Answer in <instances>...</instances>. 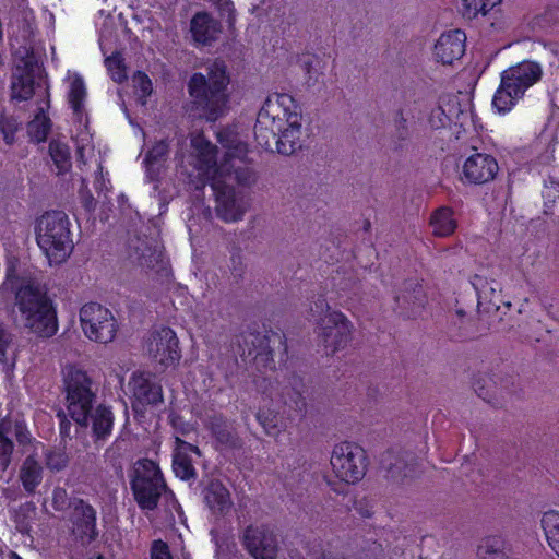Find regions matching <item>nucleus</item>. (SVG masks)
Wrapping results in <instances>:
<instances>
[{
    "instance_id": "9d476101",
    "label": "nucleus",
    "mask_w": 559,
    "mask_h": 559,
    "mask_svg": "<svg viewBox=\"0 0 559 559\" xmlns=\"http://www.w3.org/2000/svg\"><path fill=\"white\" fill-rule=\"evenodd\" d=\"M365 450L354 442H340L334 445L331 455V466L337 478L354 484L359 481L366 473Z\"/></svg>"
},
{
    "instance_id": "f704fd0d",
    "label": "nucleus",
    "mask_w": 559,
    "mask_h": 559,
    "mask_svg": "<svg viewBox=\"0 0 559 559\" xmlns=\"http://www.w3.org/2000/svg\"><path fill=\"white\" fill-rule=\"evenodd\" d=\"M93 431L97 438H104L110 435L114 426V415L109 407L99 405L96 407L93 416Z\"/></svg>"
},
{
    "instance_id": "393cba45",
    "label": "nucleus",
    "mask_w": 559,
    "mask_h": 559,
    "mask_svg": "<svg viewBox=\"0 0 559 559\" xmlns=\"http://www.w3.org/2000/svg\"><path fill=\"white\" fill-rule=\"evenodd\" d=\"M75 519V533L82 538H86L88 542L93 540L96 533V512L87 503L80 500L74 508Z\"/></svg>"
},
{
    "instance_id": "423d86ee",
    "label": "nucleus",
    "mask_w": 559,
    "mask_h": 559,
    "mask_svg": "<svg viewBox=\"0 0 559 559\" xmlns=\"http://www.w3.org/2000/svg\"><path fill=\"white\" fill-rule=\"evenodd\" d=\"M36 241L50 264L63 262L73 249L68 215L61 211L41 215L36 224Z\"/></svg>"
},
{
    "instance_id": "7c9ffc66",
    "label": "nucleus",
    "mask_w": 559,
    "mask_h": 559,
    "mask_svg": "<svg viewBox=\"0 0 559 559\" xmlns=\"http://www.w3.org/2000/svg\"><path fill=\"white\" fill-rule=\"evenodd\" d=\"M472 284L477 292L479 299L497 306L500 300L501 285L495 280H488L481 275H475Z\"/></svg>"
},
{
    "instance_id": "a19ab883",
    "label": "nucleus",
    "mask_w": 559,
    "mask_h": 559,
    "mask_svg": "<svg viewBox=\"0 0 559 559\" xmlns=\"http://www.w3.org/2000/svg\"><path fill=\"white\" fill-rule=\"evenodd\" d=\"M105 66L110 78L115 82L121 83L127 79V68L121 53L115 52L110 57L106 58Z\"/></svg>"
},
{
    "instance_id": "dca6fc26",
    "label": "nucleus",
    "mask_w": 559,
    "mask_h": 559,
    "mask_svg": "<svg viewBox=\"0 0 559 559\" xmlns=\"http://www.w3.org/2000/svg\"><path fill=\"white\" fill-rule=\"evenodd\" d=\"M463 176L474 185H484L491 181L498 173V163L489 154L475 153L463 164Z\"/></svg>"
},
{
    "instance_id": "a18cd8bd",
    "label": "nucleus",
    "mask_w": 559,
    "mask_h": 559,
    "mask_svg": "<svg viewBox=\"0 0 559 559\" xmlns=\"http://www.w3.org/2000/svg\"><path fill=\"white\" fill-rule=\"evenodd\" d=\"M19 122L13 117L0 115V132L3 140H11L17 130Z\"/></svg>"
},
{
    "instance_id": "052dcab7",
    "label": "nucleus",
    "mask_w": 559,
    "mask_h": 559,
    "mask_svg": "<svg viewBox=\"0 0 559 559\" xmlns=\"http://www.w3.org/2000/svg\"><path fill=\"white\" fill-rule=\"evenodd\" d=\"M94 200H93V197L92 195H88V198H86L85 200V206L88 211L93 210L94 209Z\"/></svg>"
},
{
    "instance_id": "5fc2aeb1",
    "label": "nucleus",
    "mask_w": 559,
    "mask_h": 559,
    "mask_svg": "<svg viewBox=\"0 0 559 559\" xmlns=\"http://www.w3.org/2000/svg\"><path fill=\"white\" fill-rule=\"evenodd\" d=\"M218 5L222 11L228 12L229 21L233 20V3L229 0H218Z\"/></svg>"
},
{
    "instance_id": "de8ad7c7",
    "label": "nucleus",
    "mask_w": 559,
    "mask_h": 559,
    "mask_svg": "<svg viewBox=\"0 0 559 559\" xmlns=\"http://www.w3.org/2000/svg\"><path fill=\"white\" fill-rule=\"evenodd\" d=\"M248 129L240 124L228 127L217 134V140H237L238 138H248Z\"/></svg>"
},
{
    "instance_id": "1a4fd4ad",
    "label": "nucleus",
    "mask_w": 559,
    "mask_h": 559,
    "mask_svg": "<svg viewBox=\"0 0 559 559\" xmlns=\"http://www.w3.org/2000/svg\"><path fill=\"white\" fill-rule=\"evenodd\" d=\"M80 324L90 341L100 344L112 342L118 332V322L112 312L97 302L81 308Z\"/></svg>"
},
{
    "instance_id": "c03bdc74",
    "label": "nucleus",
    "mask_w": 559,
    "mask_h": 559,
    "mask_svg": "<svg viewBox=\"0 0 559 559\" xmlns=\"http://www.w3.org/2000/svg\"><path fill=\"white\" fill-rule=\"evenodd\" d=\"M296 143L297 142H265V145L266 150L271 153L289 156L296 152Z\"/></svg>"
},
{
    "instance_id": "0eeeda50",
    "label": "nucleus",
    "mask_w": 559,
    "mask_h": 559,
    "mask_svg": "<svg viewBox=\"0 0 559 559\" xmlns=\"http://www.w3.org/2000/svg\"><path fill=\"white\" fill-rule=\"evenodd\" d=\"M69 416L80 426H87L95 402L92 379L76 366H66L62 371Z\"/></svg>"
},
{
    "instance_id": "603ef678",
    "label": "nucleus",
    "mask_w": 559,
    "mask_h": 559,
    "mask_svg": "<svg viewBox=\"0 0 559 559\" xmlns=\"http://www.w3.org/2000/svg\"><path fill=\"white\" fill-rule=\"evenodd\" d=\"M170 424L175 429H178L182 435L187 433L190 430V426L188 424H183L181 418L177 415L170 416Z\"/></svg>"
},
{
    "instance_id": "9b49d317",
    "label": "nucleus",
    "mask_w": 559,
    "mask_h": 559,
    "mask_svg": "<svg viewBox=\"0 0 559 559\" xmlns=\"http://www.w3.org/2000/svg\"><path fill=\"white\" fill-rule=\"evenodd\" d=\"M316 330L325 354L331 355L347 346L353 325L344 313L334 311L325 317Z\"/></svg>"
},
{
    "instance_id": "774afa93",
    "label": "nucleus",
    "mask_w": 559,
    "mask_h": 559,
    "mask_svg": "<svg viewBox=\"0 0 559 559\" xmlns=\"http://www.w3.org/2000/svg\"><path fill=\"white\" fill-rule=\"evenodd\" d=\"M91 559H104L102 556H97L95 558H91Z\"/></svg>"
},
{
    "instance_id": "e2e57ef3",
    "label": "nucleus",
    "mask_w": 559,
    "mask_h": 559,
    "mask_svg": "<svg viewBox=\"0 0 559 559\" xmlns=\"http://www.w3.org/2000/svg\"><path fill=\"white\" fill-rule=\"evenodd\" d=\"M189 140H193V141H197V140H204L202 134H191L190 135V139Z\"/></svg>"
},
{
    "instance_id": "13d9d810",
    "label": "nucleus",
    "mask_w": 559,
    "mask_h": 559,
    "mask_svg": "<svg viewBox=\"0 0 559 559\" xmlns=\"http://www.w3.org/2000/svg\"><path fill=\"white\" fill-rule=\"evenodd\" d=\"M295 407L298 409H302L305 407V402L299 393H296V399L293 400Z\"/></svg>"
},
{
    "instance_id": "ea45409f",
    "label": "nucleus",
    "mask_w": 559,
    "mask_h": 559,
    "mask_svg": "<svg viewBox=\"0 0 559 559\" xmlns=\"http://www.w3.org/2000/svg\"><path fill=\"white\" fill-rule=\"evenodd\" d=\"M501 0H462L463 14L469 19L478 14L485 15L491 8L500 3Z\"/></svg>"
},
{
    "instance_id": "f8f14e48",
    "label": "nucleus",
    "mask_w": 559,
    "mask_h": 559,
    "mask_svg": "<svg viewBox=\"0 0 559 559\" xmlns=\"http://www.w3.org/2000/svg\"><path fill=\"white\" fill-rule=\"evenodd\" d=\"M135 412L143 413L148 407H158L164 402L162 385L151 373L133 372L128 382Z\"/></svg>"
},
{
    "instance_id": "ddd939ff",
    "label": "nucleus",
    "mask_w": 559,
    "mask_h": 559,
    "mask_svg": "<svg viewBox=\"0 0 559 559\" xmlns=\"http://www.w3.org/2000/svg\"><path fill=\"white\" fill-rule=\"evenodd\" d=\"M178 343L176 333L163 326L150 334L145 349L155 362L169 367L176 365L181 357Z\"/></svg>"
},
{
    "instance_id": "338daca9",
    "label": "nucleus",
    "mask_w": 559,
    "mask_h": 559,
    "mask_svg": "<svg viewBox=\"0 0 559 559\" xmlns=\"http://www.w3.org/2000/svg\"><path fill=\"white\" fill-rule=\"evenodd\" d=\"M103 38H104V35H103V34H100V36H99V45H100V46H103Z\"/></svg>"
},
{
    "instance_id": "f03ea898",
    "label": "nucleus",
    "mask_w": 559,
    "mask_h": 559,
    "mask_svg": "<svg viewBox=\"0 0 559 559\" xmlns=\"http://www.w3.org/2000/svg\"><path fill=\"white\" fill-rule=\"evenodd\" d=\"M14 320L39 337H51L58 331L57 311L47 293L37 284L23 282L15 290Z\"/></svg>"
},
{
    "instance_id": "4be33fe9",
    "label": "nucleus",
    "mask_w": 559,
    "mask_h": 559,
    "mask_svg": "<svg viewBox=\"0 0 559 559\" xmlns=\"http://www.w3.org/2000/svg\"><path fill=\"white\" fill-rule=\"evenodd\" d=\"M190 31L197 43L207 45L218 38L221 24L209 13L199 12L191 20Z\"/></svg>"
},
{
    "instance_id": "58836bf2",
    "label": "nucleus",
    "mask_w": 559,
    "mask_h": 559,
    "mask_svg": "<svg viewBox=\"0 0 559 559\" xmlns=\"http://www.w3.org/2000/svg\"><path fill=\"white\" fill-rule=\"evenodd\" d=\"M257 419L263 427L264 431L271 437H277L283 429L277 414L273 411L260 407L257 413Z\"/></svg>"
},
{
    "instance_id": "79ce46f5",
    "label": "nucleus",
    "mask_w": 559,
    "mask_h": 559,
    "mask_svg": "<svg viewBox=\"0 0 559 559\" xmlns=\"http://www.w3.org/2000/svg\"><path fill=\"white\" fill-rule=\"evenodd\" d=\"M335 310H331L326 299L322 296L318 297L312 301L309 309V320L314 322L317 328L319 323L325 319L331 312Z\"/></svg>"
},
{
    "instance_id": "5701e85b",
    "label": "nucleus",
    "mask_w": 559,
    "mask_h": 559,
    "mask_svg": "<svg viewBox=\"0 0 559 559\" xmlns=\"http://www.w3.org/2000/svg\"><path fill=\"white\" fill-rule=\"evenodd\" d=\"M395 301L402 314L414 318L424 308L426 296L420 285L412 283L396 296Z\"/></svg>"
},
{
    "instance_id": "6ab92c4d",
    "label": "nucleus",
    "mask_w": 559,
    "mask_h": 559,
    "mask_svg": "<svg viewBox=\"0 0 559 559\" xmlns=\"http://www.w3.org/2000/svg\"><path fill=\"white\" fill-rule=\"evenodd\" d=\"M16 64L12 75V98L17 100H26L34 94L35 71L38 68L29 61H22Z\"/></svg>"
},
{
    "instance_id": "a878e982",
    "label": "nucleus",
    "mask_w": 559,
    "mask_h": 559,
    "mask_svg": "<svg viewBox=\"0 0 559 559\" xmlns=\"http://www.w3.org/2000/svg\"><path fill=\"white\" fill-rule=\"evenodd\" d=\"M64 84L71 108L75 115L82 118L83 102L86 97V87L83 78L76 72L68 71Z\"/></svg>"
},
{
    "instance_id": "6e6d98bb",
    "label": "nucleus",
    "mask_w": 559,
    "mask_h": 559,
    "mask_svg": "<svg viewBox=\"0 0 559 559\" xmlns=\"http://www.w3.org/2000/svg\"><path fill=\"white\" fill-rule=\"evenodd\" d=\"M93 136H94V133L91 131V129L87 126V123H85L84 124V130H81V131L78 132L76 140L84 141L87 138H93Z\"/></svg>"
},
{
    "instance_id": "3c124183",
    "label": "nucleus",
    "mask_w": 559,
    "mask_h": 559,
    "mask_svg": "<svg viewBox=\"0 0 559 559\" xmlns=\"http://www.w3.org/2000/svg\"><path fill=\"white\" fill-rule=\"evenodd\" d=\"M10 343V335L7 333L5 330L0 328V361L7 362V348Z\"/></svg>"
},
{
    "instance_id": "4c0bfd02",
    "label": "nucleus",
    "mask_w": 559,
    "mask_h": 559,
    "mask_svg": "<svg viewBox=\"0 0 559 559\" xmlns=\"http://www.w3.org/2000/svg\"><path fill=\"white\" fill-rule=\"evenodd\" d=\"M51 123L50 119L44 111L38 112L35 118L28 123V135L31 140H47Z\"/></svg>"
},
{
    "instance_id": "c756f323",
    "label": "nucleus",
    "mask_w": 559,
    "mask_h": 559,
    "mask_svg": "<svg viewBox=\"0 0 559 559\" xmlns=\"http://www.w3.org/2000/svg\"><path fill=\"white\" fill-rule=\"evenodd\" d=\"M140 264L143 267L153 270L163 276H167L169 273L168 260L165 258L163 250L158 246L145 248L141 253Z\"/></svg>"
},
{
    "instance_id": "c85d7f7f",
    "label": "nucleus",
    "mask_w": 559,
    "mask_h": 559,
    "mask_svg": "<svg viewBox=\"0 0 559 559\" xmlns=\"http://www.w3.org/2000/svg\"><path fill=\"white\" fill-rule=\"evenodd\" d=\"M540 525L549 547L559 557V511L548 510L544 512Z\"/></svg>"
},
{
    "instance_id": "473e14b6",
    "label": "nucleus",
    "mask_w": 559,
    "mask_h": 559,
    "mask_svg": "<svg viewBox=\"0 0 559 559\" xmlns=\"http://www.w3.org/2000/svg\"><path fill=\"white\" fill-rule=\"evenodd\" d=\"M382 466L390 473L392 478L408 477L413 474V466L408 465L406 459L401 454L388 452L382 456Z\"/></svg>"
},
{
    "instance_id": "4d7b16f0",
    "label": "nucleus",
    "mask_w": 559,
    "mask_h": 559,
    "mask_svg": "<svg viewBox=\"0 0 559 559\" xmlns=\"http://www.w3.org/2000/svg\"><path fill=\"white\" fill-rule=\"evenodd\" d=\"M216 438L217 440L221 442V443H224V444H234V442L231 441V435L229 432L225 433V432H217L216 433Z\"/></svg>"
},
{
    "instance_id": "4468645a",
    "label": "nucleus",
    "mask_w": 559,
    "mask_h": 559,
    "mask_svg": "<svg viewBox=\"0 0 559 559\" xmlns=\"http://www.w3.org/2000/svg\"><path fill=\"white\" fill-rule=\"evenodd\" d=\"M246 549L254 559H275L277 555L276 536L264 524L249 525L242 536Z\"/></svg>"
},
{
    "instance_id": "680f3d73",
    "label": "nucleus",
    "mask_w": 559,
    "mask_h": 559,
    "mask_svg": "<svg viewBox=\"0 0 559 559\" xmlns=\"http://www.w3.org/2000/svg\"><path fill=\"white\" fill-rule=\"evenodd\" d=\"M66 492L63 490H55L53 492V499L56 500L58 497H64Z\"/></svg>"
},
{
    "instance_id": "8fccbe9b",
    "label": "nucleus",
    "mask_w": 559,
    "mask_h": 559,
    "mask_svg": "<svg viewBox=\"0 0 559 559\" xmlns=\"http://www.w3.org/2000/svg\"><path fill=\"white\" fill-rule=\"evenodd\" d=\"M151 559H173L167 544L163 540H155L151 549Z\"/></svg>"
},
{
    "instance_id": "6e6552de",
    "label": "nucleus",
    "mask_w": 559,
    "mask_h": 559,
    "mask_svg": "<svg viewBox=\"0 0 559 559\" xmlns=\"http://www.w3.org/2000/svg\"><path fill=\"white\" fill-rule=\"evenodd\" d=\"M130 485L134 499L142 510H154L162 493L166 491L158 465L147 459L134 463Z\"/></svg>"
},
{
    "instance_id": "37998d69",
    "label": "nucleus",
    "mask_w": 559,
    "mask_h": 559,
    "mask_svg": "<svg viewBox=\"0 0 559 559\" xmlns=\"http://www.w3.org/2000/svg\"><path fill=\"white\" fill-rule=\"evenodd\" d=\"M542 140H559V115L552 114L539 133Z\"/></svg>"
},
{
    "instance_id": "f257e3e1",
    "label": "nucleus",
    "mask_w": 559,
    "mask_h": 559,
    "mask_svg": "<svg viewBox=\"0 0 559 559\" xmlns=\"http://www.w3.org/2000/svg\"><path fill=\"white\" fill-rule=\"evenodd\" d=\"M188 163L198 170V176L209 182L215 194V211L226 223L240 221L247 204L234 189V182L249 186L253 177L249 168H241L240 158H236L231 148L227 147L224 157L218 162L217 147L212 142H190Z\"/></svg>"
},
{
    "instance_id": "2eb2a0df",
    "label": "nucleus",
    "mask_w": 559,
    "mask_h": 559,
    "mask_svg": "<svg viewBox=\"0 0 559 559\" xmlns=\"http://www.w3.org/2000/svg\"><path fill=\"white\" fill-rule=\"evenodd\" d=\"M15 438L21 445L32 441L31 433L23 420L5 417L0 420V459L4 468L9 465L13 453Z\"/></svg>"
},
{
    "instance_id": "f3484780",
    "label": "nucleus",
    "mask_w": 559,
    "mask_h": 559,
    "mask_svg": "<svg viewBox=\"0 0 559 559\" xmlns=\"http://www.w3.org/2000/svg\"><path fill=\"white\" fill-rule=\"evenodd\" d=\"M466 35L461 29H451L440 35L433 48L438 62L451 64L465 52Z\"/></svg>"
},
{
    "instance_id": "2f4dec72",
    "label": "nucleus",
    "mask_w": 559,
    "mask_h": 559,
    "mask_svg": "<svg viewBox=\"0 0 559 559\" xmlns=\"http://www.w3.org/2000/svg\"><path fill=\"white\" fill-rule=\"evenodd\" d=\"M421 103L414 102L406 104L404 107L399 109L392 118L393 124L399 130H405L408 127L423 120L420 115Z\"/></svg>"
},
{
    "instance_id": "20e7f679",
    "label": "nucleus",
    "mask_w": 559,
    "mask_h": 559,
    "mask_svg": "<svg viewBox=\"0 0 559 559\" xmlns=\"http://www.w3.org/2000/svg\"><path fill=\"white\" fill-rule=\"evenodd\" d=\"M229 78L223 61H214L209 68V78L194 73L188 84L189 94L199 103L207 121H216L228 110L226 92Z\"/></svg>"
},
{
    "instance_id": "e433bc0d",
    "label": "nucleus",
    "mask_w": 559,
    "mask_h": 559,
    "mask_svg": "<svg viewBox=\"0 0 559 559\" xmlns=\"http://www.w3.org/2000/svg\"><path fill=\"white\" fill-rule=\"evenodd\" d=\"M131 81L136 100L145 106L146 99L153 91L151 79L144 72L138 71L132 75Z\"/></svg>"
},
{
    "instance_id": "72a5a7b5",
    "label": "nucleus",
    "mask_w": 559,
    "mask_h": 559,
    "mask_svg": "<svg viewBox=\"0 0 559 559\" xmlns=\"http://www.w3.org/2000/svg\"><path fill=\"white\" fill-rule=\"evenodd\" d=\"M479 559H510L506 542L498 536L485 538L478 549Z\"/></svg>"
},
{
    "instance_id": "09e8293b",
    "label": "nucleus",
    "mask_w": 559,
    "mask_h": 559,
    "mask_svg": "<svg viewBox=\"0 0 559 559\" xmlns=\"http://www.w3.org/2000/svg\"><path fill=\"white\" fill-rule=\"evenodd\" d=\"M67 456L57 451H51L46 455V464L52 471H60L67 465Z\"/></svg>"
},
{
    "instance_id": "7ed1b4c3",
    "label": "nucleus",
    "mask_w": 559,
    "mask_h": 559,
    "mask_svg": "<svg viewBox=\"0 0 559 559\" xmlns=\"http://www.w3.org/2000/svg\"><path fill=\"white\" fill-rule=\"evenodd\" d=\"M300 130L301 115L295 99L286 93L269 95L257 117L255 140L296 139Z\"/></svg>"
},
{
    "instance_id": "69168bd1",
    "label": "nucleus",
    "mask_w": 559,
    "mask_h": 559,
    "mask_svg": "<svg viewBox=\"0 0 559 559\" xmlns=\"http://www.w3.org/2000/svg\"><path fill=\"white\" fill-rule=\"evenodd\" d=\"M477 393L479 396H481L483 399H486V395L484 392H481V389H476Z\"/></svg>"
},
{
    "instance_id": "49530a36",
    "label": "nucleus",
    "mask_w": 559,
    "mask_h": 559,
    "mask_svg": "<svg viewBox=\"0 0 559 559\" xmlns=\"http://www.w3.org/2000/svg\"><path fill=\"white\" fill-rule=\"evenodd\" d=\"M543 197L547 206L548 203H555L559 199V180L549 178L545 183Z\"/></svg>"
},
{
    "instance_id": "412c9836",
    "label": "nucleus",
    "mask_w": 559,
    "mask_h": 559,
    "mask_svg": "<svg viewBox=\"0 0 559 559\" xmlns=\"http://www.w3.org/2000/svg\"><path fill=\"white\" fill-rule=\"evenodd\" d=\"M176 447L173 455V469L177 477L182 480L194 477L195 472L192 465L189 453H194L200 456V450L198 447L185 442L180 438L176 437Z\"/></svg>"
},
{
    "instance_id": "cd10ccee",
    "label": "nucleus",
    "mask_w": 559,
    "mask_h": 559,
    "mask_svg": "<svg viewBox=\"0 0 559 559\" xmlns=\"http://www.w3.org/2000/svg\"><path fill=\"white\" fill-rule=\"evenodd\" d=\"M151 146L146 144L143 146V163L151 178H154L158 174L163 160L168 153V146L167 142H151Z\"/></svg>"
},
{
    "instance_id": "c9c22d12",
    "label": "nucleus",
    "mask_w": 559,
    "mask_h": 559,
    "mask_svg": "<svg viewBox=\"0 0 559 559\" xmlns=\"http://www.w3.org/2000/svg\"><path fill=\"white\" fill-rule=\"evenodd\" d=\"M49 153L58 174H64L71 168L70 147L66 142H50Z\"/></svg>"
},
{
    "instance_id": "a211bd4d",
    "label": "nucleus",
    "mask_w": 559,
    "mask_h": 559,
    "mask_svg": "<svg viewBox=\"0 0 559 559\" xmlns=\"http://www.w3.org/2000/svg\"><path fill=\"white\" fill-rule=\"evenodd\" d=\"M461 112L459 97L455 94L447 93L439 96L438 100L430 105L427 114V124L431 129L445 128L452 117Z\"/></svg>"
},
{
    "instance_id": "aec40b11",
    "label": "nucleus",
    "mask_w": 559,
    "mask_h": 559,
    "mask_svg": "<svg viewBox=\"0 0 559 559\" xmlns=\"http://www.w3.org/2000/svg\"><path fill=\"white\" fill-rule=\"evenodd\" d=\"M204 502L214 516H224L233 508L229 490L217 480L211 481L203 491Z\"/></svg>"
},
{
    "instance_id": "bb28decb",
    "label": "nucleus",
    "mask_w": 559,
    "mask_h": 559,
    "mask_svg": "<svg viewBox=\"0 0 559 559\" xmlns=\"http://www.w3.org/2000/svg\"><path fill=\"white\" fill-rule=\"evenodd\" d=\"M430 226L433 235L438 237H447L456 229V221L453 211L449 207H440L436 210L430 217Z\"/></svg>"
},
{
    "instance_id": "bf43d9fd",
    "label": "nucleus",
    "mask_w": 559,
    "mask_h": 559,
    "mask_svg": "<svg viewBox=\"0 0 559 559\" xmlns=\"http://www.w3.org/2000/svg\"><path fill=\"white\" fill-rule=\"evenodd\" d=\"M96 189H107V186H106V181H105V178L103 176V174H100V178L96 180Z\"/></svg>"
},
{
    "instance_id": "864d4df0",
    "label": "nucleus",
    "mask_w": 559,
    "mask_h": 559,
    "mask_svg": "<svg viewBox=\"0 0 559 559\" xmlns=\"http://www.w3.org/2000/svg\"><path fill=\"white\" fill-rule=\"evenodd\" d=\"M266 382V380H263L262 383L258 384L259 389L262 391V394L265 395L266 399L273 400V391H274V384L272 382H269L267 385H263V383Z\"/></svg>"
},
{
    "instance_id": "39448f33",
    "label": "nucleus",
    "mask_w": 559,
    "mask_h": 559,
    "mask_svg": "<svg viewBox=\"0 0 559 559\" xmlns=\"http://www.w3.org/2000/svg\"><path fill=\"white\" fill-rule=\"evenodd\" d=\"M542 76V66L532 60H524L504 70L492 98L493 109L502 115L509 112Z\"/></svg>"
},
{
    "instance_id": "b1692460",
    "label": "nucleus",
    "mask_w": 559,
    "mask_h": 559,
    "mask_svg": "<svg viewBox=\"0 0 559 559\" xmlns=\"http://www.w3.org/2000/svg\"><path fill=\"white\" fill-rule=\"evenodd\" d=\"M17 476L26 493L33 495L43 483L44 467L37 459L33 455H28L22 462Z\"/></svg>"
},
{
    "instance_id": "0e129e2a",
    "label": "nucleus",
    "mask_w": 559,
    "mask_h": 559,
    "mask_svg": "<svg viewBox=\"0 0 559 559\" xmlns=\"http://www.w3.org/2000/svg\"><path fill=\"white\" fill-rule=\"evenodd\" d=\"M9 559H23V558L20 557L16 552L12 551V552H10Z\"/></svg>"
}]
</instances>
